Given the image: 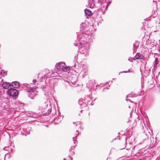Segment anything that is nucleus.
Listing matches in <instances>:
<instances>
[{"mask_svg": "<svg viewBox=\"0 0 160 160\" xmlns=\"http://www.w3.org/2000/svg\"><path fill=\"white\" fill-rule=\"evenodd\" d=\"M143 58V56L139 53H137L136 55L133 58L134 60L137 59H142Z\"/></svg>", "mask_w": 160, "mask_h": 160, "instance_id": "7ed1b4c3", "label": "nucleus"}, {"mask_svg": "<svg viewBox=\"0 0 160 160\" xmlns=\"http://www.w3.org/2000/svg\"><path fill=\"white\" fill-rule=\"evenodd\" d=\"M36 89V88H34V89H30V90L29 91V92H33L34 91V90H35Z\"/></svg>", "mask_w": 160, "mask_h": 160, "instance_id": "6e6552de", "label": "nucleus"}, {"mask_svg": "<svg viewBox=\"0 0 160 160\" xmlns=\"http://www.w3.org/2000/svg\"><path fill=\"white\" fill-rule=\"evenodd\" d=\"M65 65L64 63L62 62H59L57 64L56 68L57 69L60 70L61 71H62Z\"/></svg>", "mask_w": 160, "mask_h": 160, "instance_id": "f03ea898", "label": "nucleus"}, {"mask_svg": "<svg viewBox=\"0 0 160 160\" xmlns=\"http://www.w3.org/2000/svg\"><path fill=\"white\" fill-rule=\"evenodd\" d=\"M69 69L68 67H65V66L63 69L62 71L63 72H67L68 73H69Z\"/></svg>", "mask_w": 160, "mask_h": 160, "instance_id": "0eeeda50", "label": "nucleus"}, {"mask_svg": "<svg viewBox=\"0 0 160 160\" xmlns=\"http://www.w3.org/2000/svg\"><path fill=\"white\" fill-rule=\"evenodd\" d=\"M37 82V80L36 79L33 80L32 82L33 83H35Z\"/></svg>", "mask_w": 160, "mask_h": 160, "instance_id": "1a4fd4ad", "label": "nucleus"}, {"mask_svg": "<svg viewBox=\"0 0 160 160\" xmlns=\"http://www.w3.org/2000/svg\"><path fill=\"white\" fill-rule=\"evenodd\" d=\"M85 13L87 15L90 16L92 14V12L89 10L86 9L84 10Z\"/></svg>", "mask_w": 160, "mask_h": 160, "instance_id": "423d86ee", "label": "nucleus"}, {"mask_svg": "<svg viewBox=\"0 0 160 160\" xmlns=\"http://www.w3.org/2000/svg\"><path fill=\"white\" fill-rule=\"evenodd\" d=\"M10 86V84L8 82H4L2 84V87L5 89L8 88Z\"/></svg>", "mask_w": 160, "mask_h": 160, "instance_id": "20e7f679", "label": "nucleus"}, {"mask_svg": "<svg viewBox=\"0 0 160 160\" xmlns=\"http://www.w3.org/2000/svg\"><path fill=\"white\" fill-rule=\"evenodd\" d=\"M65 73H64L63 74V75H62V76H61L62 77H63L64 76H65Z\"/></svg>", "mask_w": 160, "mask_h": 160, "instance_id": "9d476101", "label": "nucleus"}, {"mask_svg": "<svg viewBox=\"0 0 160 160\" xmlns=\"http://www.w3.org/2000/svg\"><path fill=\"white\" fill-rule=\"evenodd\" d=\"M8 93L11 96L15 97L18 95L19 92L16 89L10 88L8 90Z\"/></svg>", "mask_w": 160, "mask_h": 160, "instance_id": "f257e3e1", "label": "nucleus"}, {"mask_svg": "<svg viewBox=\"0 0 160 160\" xmlns=\"http://www.w3.org/2000/svg\"><path fill=\"white\" fill-rule=\"evenodd\" d=\"M11 85L15 88H18L20 86L19 83L17 81L12 82L11 83Z\"/></svg>", "mask_w": 160, "mask_h": 160, "instance_id": "39448f33", "label": "nucleus"}, {"mask_svg": "<svg viewBox=\"0 0 160 160\" xmlns=\"http://www.w3.org/2000/svg\"><path fill=\"white\" fill-rule=\"evenodd\" d=\"M54 73H55L54 75H57V74H58L57 72H55Z\"/></svg>", "mask_w": 160, "mask_h": 160, "instance_id": "9b49d317", "label": "nucleus"}]
</instances>
